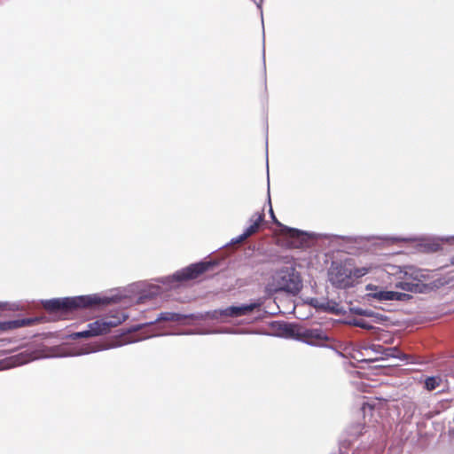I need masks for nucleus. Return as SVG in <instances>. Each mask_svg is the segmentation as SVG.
<instances>
[{
    "label": "nucleus",
    "instance_id": "1",
    "mask_svg": "<svg viewBox=\"0 0 454 454\" xmlns=\"http://www.w3.org/2000/svg\"><path fill=\"white\" fill-rule=\"evenodd\" d=\"M302 287L300 273L293 265L284 266L278 270L267 285L270 293L286 292L297 294Z\"/></svg>",
    "mask_w": 454,
    "mask_h": 454
},
{
    "label": "nucleus",
    "instance_id": "2",
    "mask_svg": "<svg viewBox=\"0 0 454 454\" xmlns=\"http://www.w3.org/2000/svg\"><path fill=\"white\" fill-rule=\"evenodd\" d=\"M108 302V298H100L93 294L47 300L43 302V307L50 311L67 312L77 308H87Z\"/></svg>",
    "mask_w": 454,
    "mask_h": 454
},
{
    "label": "nucleus",
    "instance_id": "3",
    "mask_svg": "<svg viewBox=\"0 0 454 454\" xmlns=\"http://www.w3.org/2000/svg\"><path fill=\"white\" fill-rule=\"evenodd\" d=\"M279 330L282 336L296 338L311 346H325V342L329 340L326 333L319 328L296 330L292 325L285 323L280 325Z\"/></svg>",
    "mask_w": 454,
    "mask_h": 454
},
{
    "label": "nucleus",
    "instance_id": "4",
    "mask_svg": "<svg viewBox=\"0 0 454 454\" xmlns=\"http://www.w3.org/2000/svg\"><path fill=\"white\" fill-rule=\"evenodd\" d=\"M127 317L128 316L123 312H116L115 315H111L89 324L87 330L78 332L74 333V336L76 338H87L107 333L113 327L125 321Z\"/></svg>",
    "mask_w": 454,
    "mask_h": 454
},
{
    "label": "nucleus",
    "instance_id": "5",
    "mask_svg": "<svg viewBox=\"0 0 454 454\" xmlns=\"http://www.w3.org/2000/svg\"><path fill=\"white\" fill-rule=\"evenodd\" d=\"M261 303L253 302L250 304H243L240 306H231L225 309H215L208 311L205 314L193 315L192 319H222L224 317H239L247 315L254 311L255 309L260 308Z\"/></svg>",
    "mask_w": 454,
    "mask_h": 454
},
{
    "label": "nucleus",
    "instance_id": "6",
    "mask_svg": "<svg viewBox=\"0 0 454 454\" xmlns=\"http://www.w3.org/2000/svg\"><path fill=\"white\" fill-rule=\"evenodd\" d=\"M328 279L330 283L340 289H346L354 286L351 278L350 264L333 262L328 270Z\"/></svg>",
    "mask_w": 454,
    "mask_h": 454
},
{
    "label": "nucleus",
    "instance_id": "7",
    "mask_svg": "<svg viewBox=\"0 0 454 454\" xmlns=\"http://www.w3.org/2000/svg\"><path fill=\"white\" fill-rule=\"evenodd\" d=\"M271 217L273 221L279 226L282 227V232L286 236L288 239V245L293 248H301L305 247L310 238V235L308 232L301 231L297 229L290 228L287 226L282 225L275 217L273 210L270 208V210Z\"/></svg>",
    "mask_w": 454,
    "mask_h": 454
},
{
    "label": "nucleus",
    "instance_id": "8",
    "mask_svg": "<svg viewBox=\"0 0 454 454\" xmlns=\"http://www.w3.org/2000/svg\"><path fill=\"white\" fill-rule=\"evenodd\" d=\"M366 290L369 291V293L367 294V296L369 298H372L380 301H407L411 298V295L408 294L395 291H387L372 284L367 285Z\"/></svg>",
    "mask_w": 454,
    "mask_h": 454
},
{
    "label": "nucleus",
    "instance_id": "9",
    "mask_svg": "<svg viewBox=\"0 0 454 454\" xmlns=\"http://www.w3.org/2000/svg\"><path fill=\"white\" fill-rule=\"evenodd\" d=\"M212 266L211 262H198L176 271L172 278L176 281L194 279L207 271Z\"/></svg>",
    "mask_w": 454,
    "mask_h": 454
},
{
    "label": "nucleus",
    "instance_id": "10",
    "mask_svg": "<svg viewBox=\"0 0 454 454\" xmlns=\"http://www.w3.org/2000/svg\"><path fill=\"white\" fill-rule=\"evenodd\" d=\"M264 220L263 212H256L254 213L249 219V226L245 229V232L247 236L250 237L253 234L256 233L259 230L260 225Z\"/></svg>",
    "mask_w": 454,
    "mask_h": 454
},
{
    "label": "nucleus",
    "instance_id": "11",
    "mask_svg": "<svg viewBox=\"0 0 454 454\" xmlns=\"http://www.w3.org/2000/svg\"><path fill=\"white\" fill-rule=\"evenodd\" d=\"M32 321L33 320H31V319H15V320L0 322V332H6L9 330L30 325Z\"/></svg>",
    "mask_w": 454,
    "mask_h": 454
},
{
    "label": "nucleus",
    "instance_id": "12",
    "mask_svg": "<svg viewBox=\"0 0 454 454\" xmlns=\"http://www.w3.org/2000/svg\"><path fill=\"white\" fill-rule=\"evenodd\" d=\"M192 317H193V314L183 315V314L175 313V312H161L156 318L155 322H158V321L180 322L186 318H192Z\"/></svg>",
    "mask_w": 454,
    "mask_h": 454
},
{
    "label": "nucleus",
    "instance_id": "13",
    "mask_svg": "<svg viewBox=\"0 0 454 454\" xmlns=\"http://www.w3.org/2000/svg\"><path fill=\"white\" fill-rule=\"evenodd\" d=\"M380 355H382L385 357H395L398 358L402 361H404L407 359V356L403 353H402L396 347L393 348H380Z\"/></svg>",
    "mask_w": 454,
    "mask_h": 454
},
{
    "label": "nucleus",
    "instance_id": "14",
    "mask_svg": "<svg viewBox=\"0 0 454 454\" xmlns=\"http://www.w3.org/2000/svg\"><path fill=\"white\" fill-rule=\"evenodd\" d=\"M372 270V266L355 267L350 266L351 278L355 282L356 279L360 278L368 274Z\"/></svg>",
    "mask_w": 454,
    "mask_h": 454
},
{
    "label": "nucleus",
    "instance_id": "15",
    "mask_svg": "<svg viewBox=\"0 0 454 454\" xmlns=\"http://www.w3.org/2000/svg\"><path fill=\"white\" fill-rule=\"evenodd\" d=\"M397 288H401L407 292L417 293L420 291V286L418 283H412L408 281H402L395 284Z\"/></svg>",
    "mask_w": 454,
    "mask_h": 454
},
{
    "label": "nucleus",
    "instance_id": "16",
    "mask_svg": "<svg viewBox=\"0 0 454 454\" xmlns=\"http://www.w3.org/2000/svg\"><path fill=\"white\" fill-rule=\"evenodd\" d=\"M99 350V348L96 345L89 344L86 346H82L79 348H76L74 352L70 354V356H81L85 354H90L91 352H96Z\"/></svg>",
    "mask_w": 454,
    "mask_h": 454
},
{
    "label": "nucleus",
    "instance_id": "17",
    "mask_svg": "<svg viewBox=\"0 0 454 454\" xmlns=\"http://www.w3.org/2000/svg\"><path fill=\"white\" fill-rule=\"evenodd\" d=\"M351 324L355 326L366 329V330H376L375 328L367 319L365 318H355L351 322Z\"/></svg>",
    "mask_w": 454,
    "mask_h": 454
},
{
    "label": "nucleus",
    "instance_id": "18",
    "mask_svg": "<svg viewBox=\"0 0 454 454\" xmlns=\"http://www.w3.org/2000/svg\"><path fill=\"white\" fill-rule=\"evenodd\" d=\"M441 382V379L439 377H428L425 380V387L431 391L435 389Z\"/></svg>",
    "mask_w": 454,
    "mask_h": 454
},
{
    "label": "nucleus",
    "instance_id": "19",
    "mask_svg": "<svg viewBox=\"0 0 454 454\" xmlns=\"http://www.w3.org/2000/svg\"><path fill=\"white\" fill-rule=\"evenodd\" d=\"M405 275L410 276L411 278L417 281H422L425 278V274L421 270L410 269V271H405Z\"/></svg>",
    "mask_w": 454,
    "mask_h": 454
},
{
    "label": "nucleus",
    "instance_id": "20",
    "mask_svg": "<svg viewBox=\"0 0 454 454\" xmlns=\"http://www.w3.org/2000/svg\"><path fill=\"white\" fill-rule=\"evenodd\" d=\"M158 294V289H153V291H150L149 294H142L139 298H138V302L142 303V302H145V300L149 298V296H153V295H156Z\"/></svg>",
    "mask_w": 454,
    "mask_h": 454
},
{
    "label": "nucleus",
    "instance_id": "21",
    "mask_svg": "<svg viewBox=\"0 0 454 454\" xmlns=\"http://www.w3.org/2000/svg\"><path fill=\"white\" fill-rule=\"evenodd\" d=\"M364 428V426H361V425H356L355 427H352L350 429V434L352 435H355V436H358L360 434H362V430Z\"/></svg>",
    "mask_w": 454,
    "mask_h": 454
},
{
    "label": "nucleus",
    "instance_id": "22",
    "mask_svg": "<svg viewBox=\"0 0 454 454\" xmlns=\"http://www.w3.org/2000/svg\"><path fill=\"white\" fill-rule=\"evenodd\" d=\"M247 238H249L248 236H247L246 232L244 231L242 234H240L239 236H238L236 239H232V242L233 243H242L243 241H245Z\"/></svg>",
    "mask_w": 454,
    "mask_h": 454
},
{
    "label": "nucleus",
    "instance_id": "23",
    "mask_svg": "<svg viewBox=\"0 0 454 454\" xmlns=\"http://www.w3.org/2000/svg\"><path fill=\"white\" fill-rule=\"evenodd\" d=\"M247 238H249L248 236H247L246 232L244 231L242 234H240L239 236H238L236 239H232V242L233 243H242L243 241H245Z\"/></svg>",
    "mask_w": 454,
    "mask_h": 454
},
{
    "label": "nucleus",
    "instance_id": "24",
    "mask_svg": "<svg viewBox=\"0 0 454 454\" xmlns=\"http://www.w3.org/2000/svg\"><path fill=\"white\" fill-rule=\"evenodd\" d=\"M338 307H339V304H337V303H333V306H330V302H327L326 309H328L329 310L333 311V312H339Z\"/></svg>",
    "mask_w": 454,
    "mask_h": 454
},
{
    "label": "nucleus",
    "instance_id": "25",
    "mask_svg": "<svg viewBox=\"0 0 454 454\" xmlns=\"http://www.w3.org/2000/svg\"><path fill=\"white\" fill-rule=\"evenodd\" d=\"M384 348L383 346L381 345H378V344H372L371 348L375 352V353H378V354H380V351H381V348Z\"/></svg>",
    "mask_w": 454,
    "mask_h": 454
},
{
    "label": "nucleus",
    "instance_id": "26",
    "mask_svg": "<svg viewBox=\"0 0 454 454\" xmlns=\"http://www.w3.org/2000/svg\"><path fill=\"white\" fill-rule=\"evenodd\" d=\"M384 333H384L383 331L377 332V335H378V336H377V338H378L379 340H382V338H383V334H384Z\"/></svg>",
    "mask_w": 454,
    "mask_h": 454
},
{
    "label": "nucleus",
    "instance_id": "27",
    "mask_svg": "<svg viewBox=\"0 0 454 454\" xmlns=\"http://www.w3.org/2000/svg\"><path fill=\"white\" fill-rule=\"evenodd\" d=\"M442 240H446V241H449L450 239H454V237H447V238H444V239H442Z\"/></svg>",
    "mask_w": 454,
    "mask_h": 454
},
{
    "label": "nucleus",
    "instance_id": "28",
    "mask_svg": "<svg viewBox=\"0 0 454 454\" xmlns=\"http://www.w3.org/2000/svg\"><path fill=\"white\" fill-rule=\"evenodd\" d=\"M24 363H26V361L22 360V361H19L17 364H24Z\"/></svg>",
    "mask_w": 454,
    "mask_h": 454
}]
</instances>
